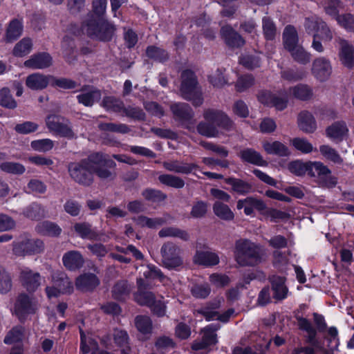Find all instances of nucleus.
Returning <instances> with one entry per match:
<instances>
[{
  "label": "nucleus",
  "instance_id": "nucleus-47",
  "mask_svg": "<svg viewBox=\"0 0 354 354\" xmlns=\"http://www.w3.org/2000/svg\"><path fill=\"white\" fill-rule=\"evenodd\" d=\"M288 51L294 60L299 64H307L311 59V54L306 50L302 46L298 45Z\"/></svg>",
  "mask_w": 354,
  "mask_h": 354
},
{
  "label": "nucleus",
  "instance_id": "nucleus-45",
  "mask_svg": "<svg viewBox=\"0 0 354 354\" xmlns=\"http://www.w3.org/2000/svg\"><path fill=\"white\" fill-rule=\"evenodd\" d=\"M101 106L108 111L120 113L122 112L124 103L113 96H106L103 98Z\"/></svg>",
  "mask_w": 354,
  "mask_h": 354
},
{
  "label": "nucleus",
  "instance_id": "nucleus-32",
  "mask_svg": "<svg viewBox=\"0 0 354 354\" xmlns=\"http://www.w3.org/2000/svg\"><path fill=\"white\" fill-rule=\"evenodd\" d=\"M24 31L22 19H14L11 20L6 28L5 39L7 42H12L20 37Z\"/></svg>",
  "mask_w": 354,
  "mask_h": 354
},
{
  "label": "nucleus",
  "instance_id": "nucleus-29",
  "mask_svg": "<svg viewBox=\"0 0 354 354\" xmlns=\"http://www.w3.org/2000/svg\"><path fill=\"white\" fill-rule=\"evenodd\" d=\"M273 292V298L277 301L286 298L288 289L285 284V278L279 276H272L270 279Z\"/></svg>",
  "mask_w": 354,
  "mask_h": 354
},
{
  "label": "nucleus",
  "instance_id": "nucleus-63",
  "mask_svg": "<svg viewBox=\"0 0 354 354\" xmlns=\"http://www.w3.org/2000/svg\"><path fill=\"white\" fill-rule=\"evenodd\" d=\"M254 84V78L250 74H246L240 76L236 83V90L239 92H243L250 88Z\"/></svg>",
  "mask_w": 354,
  "mask_h": 354
},
{
  "label": "nucleus",
  "instance_id": "nucleus-21",
  "mask_svg": "<svg viewBox=\"0 0 354 354\" xmlns=\"http://www.w3.org/2000/svg\"><path fill=\"white\" fill-rule=\"evenodd\" d=\"M339 57L341 63L347 68H354V47L343 39H339Z\"/></svg>",
  "mask_w": 354,
  "mask_h": 354
},
{
  "label": "nucleus",
  "instance_id": "nucleus-59",
  "mask_svg": "<svg viewBox=\"0 0 354 354\" xmlns=\"http://www.w3.org/2000/svg\"><path fill=\"white\" fill-rule=\"evenodd\" d=\"M30 146L36 151L47 152L53 148L54 142L48 138L36 140L31 142Z\"/></svg>",
  "mask_w": 354,
  "mask_h": 354
},
{
  "label": "nucleus",
  "instance_id": "nucleus-62",
  "mask_svg": "<svg viewBox=\"0 0 354 354\" xmlns=\"http://www.w3.org/2000/svg\"><path fill=\"white\" fill-rule=\"evenodd\" d=\"M322 3L325 12L337 21V17L340 15L338 14L340 0H325Z\"/></svg>",
  "mask_w": 354,
  "mask_h": 354
},
{
  "label": "nucleus",
  "instance_id": "nucleus-37",
  "mask_svg": "<svg viewBox=\"0 0 354 354\" xmlns=\"http://www.w3.org/2000/svg\"><path fill=\"white\" fill-rule=\"evenodd\" d=\"M283 45L286 49H290L298 46V35L295 28L292 26H287L283 32Z\"/></svg>",
  "mask_w": 354,
  "mask_h": 354
},
{
  "label": "nucleus",
  "instance_id": "nucleus-38",
  "mask_svg": "<svg viewBox=\"0 0 354 354\" xmlns=\"http://www.w3.org/2000/svg\"><path fill=\"white\" fill-rule=\"evenodd\" d=\"M263 147L269 154L279 156H287L290 154L288 148L279 141L265 142L263 144Z\"/></svg>",
  "mask_w": 354,
  "mask_h": 354
},
{
  "label": "nucleus",
  "instance_id": "nucleus-6",
  "mask_svg": "<svg viewBox=\"0 0 354 354\" xmlns=\"http://www.w3.org/2000/svg\"><path fill=\"white\" fill-rule=\"evenodd\" d=\"M181 78L180 93L182 97L192 102L195 106H201L203 104V99L194 73L189 70L184 71L182 73Z\"/></svg>",
  "mask_w": 354,
  "mask_h": 354
},
{
  "label": "nucleus",
  "instance_id": "nucleus-42",
  "mask_svg": "<svg viewBox=\"0 0 354 354\" xmlns=\"http://www.w3.org/2000/svg\"><path fill=\"white\" fill-rule=\"evenodd\" d=\"M158 235L161 238L177 237L185 241L189 239V235L186 231L176 227H164L159 231Z\"/></svg>",
  "mask_w": 354,
  "mask_h": 354
},
{
  "label": "nucleus",
  "instance_id": "nucleus-55",
  "mask_svg": "<svg viewBox=\"0 0 354 354\" xmlns=\"http://www.w3.org/2000/svg\"><path fill=\"white\" fill-rule=\"evenodd\" d=\"M310 162H303L299 160L293 161L288 165V169L297 176H302L306 172L310 175Z\"/></svg>",
  "mask_w": 354,
  "mask_h": 354
},
{
  "label": "nucleus",
  "instance_id": "nucleus-11",
  "mask_svg": "<svg viewBox=\"0 0 354 354\" xmlns=\"http://www.w3.org/2000/svg\"><path fill=\"white\" fill-rule=\"evenodd\" d=\"M73 230L76 234L83 239L92 241H100L107 242L110 236L103 232H98L92 227V225L87 222L75 223Z\"/></svg>",
  "mask_w": 354,
  "mask_h": 354
},
{
  "label": "nucleus",
  "instance_id": "nucleus-8",
  "mask_svg": "<svg viewBox=\"0 0 354 354\" xmlns=\"http://www.w3.org/2000/svg\"><path fill=\"white\" fill-rule=\"evenodd\" d=\"M162 266L169 270H178L183 264L182 250L175 243L168 241L160 248Z\"/></svg>",
  "mask_w": 354,
  "mask_h": 354
},
{
  "label": "nucleus",
  "instance_id": "nucleus-51",
  "mask_svg": "<svg viewBox=\"0 0 354 354\" xmlns=\"http://www.w3.org/2000/svg\"><path fill=\"white\" fill-rule=\"evenodd\" d=\"M319 151L325 158L335 164L341 165L343 162V159L338 152L329 145H321Z\"/></svg>",
  "mask_w": 354,
  "mask_h": 354
},
{
  "label": "nucleus",
  "instance_id": "nucleus-20",
  "mask_svg": "<svg viewBox=\"0 0 354 354\" xmlns=\"http://www.w3.org/2000/svg\"><path fill=\"white\" fill-rule=\"evenodd\" d=\"M62 263L67 270L76 271L83 267L84 259L80 252L71 250L64 254Z\"/></svg>",
  "mask_w": 354,
  "mask_h": 354
},
{
  "label": "nucleus",
  "instance_id": "nucleus-54",
  "mask_svg": "<svg viewBox=\"0 0 354 354\" xmlns=\"http://www.w3.org/2000/svg\"><path fill=\"white\" fill-rule=\"evenodd\" d=\"M262 28L265 38L267 40H273L277 34V30L274 22L267 17H264L262 19Z\"/></svg>",
  "mask_w": 354,
  "mask_h": 354
},
{
  "label": "nucleus",
  "instance_id": "nucleus-9",
  "mask_svg": "<svg viewBox=\"0 0 354 354\" xmlns=\"http://www.w3.org/2000/svg\"><path fill=\"white\" fill-rule=\"evenodd\" d=\"M44 250L43 241L38 239H30L28 236H24L12 244L13 253L17 257L35 255L41 253Z\"/></svg>",
  "mask_w": 354,
  "mask_h": 354
},
{
  "label": "nucleus",
  "instance_id": "nucleus-2",
  "mask_svg": "<svg viewBox=\"0 0 354 354\" xmlns=\"http://www.w3.org/2000/svg\"><path fill=\"white\" fill-rule=\"evenodd\" d=\"M203 115L205 121L197 125V131L202 136L215 138L219 135L218 128L225 131H231L234 128L232 120L221 110L207 109L203 111Z\"/></svg>",
  "mask_w": 354,
  "mask_h": 354
},
{
  "label": "nucleus",
  "instance_id": "nucleus-26",
  "mask_svg": "<svg viewBox=\"0 0 354 354\" xmlns=\"http://www.w3.org/2000/svg\"><path fill=\"white\" fill-rule=\"evenodd\" d=\"M221 35L225 44L232 48H239L245 44L244 39L230 26H223L221 30Z\"/></svg>",
  "mask_w": 354,
  "mask_h": 354
},
{
  "label": "nucleus",
  "instance_id": "nucleus-50",
  "mask_svg": "<svg viewBox=\"0 0 354 354\" xmlns=\"http://www.w3.org/2000/svg\"><path fill=\"white\" fill-rule=\"evenodd\" d=\"M25 338V330L21 326L12 328L4 338V343L12 344L22 342Z\"/></svg>",
  "mask_w": 354,
  "mask_h": 354
},
{
  "label": "nucleus",
  "instance_id": "nucleus-22",
  "mask_svg": "<svg viewBox=\"0 0 354 354\" xmlns=\"http://www.w3.org/2000/svg\"><path fill=\"white\" fill-rule=\"evenodd\" d=\"M52 75H46L40 73H34L26 77V85L34 91H41L51 85Z\"/></svg>",
  "mask_w": 354,
  "mask_h": 354
},
{
  "label": "nucleus",
  "instance_id": "nucleus-57",
  "mask_svg": "<svg viewBox=\"0 0 354 354\" xmlns=\"http://www.w3.org/2000/svg\"><path fill=\"white\" fill-rule=\"evenodd\" d=\"M146 54L148 57L158 62H164L169 57L165 50L154 46H149L146 50Z\"/></svg>",
  "mask_w": 354,
  "mask_h": 354
},
{
  "label": "nucleus",
  "instance_id": "nucleus-46",
  "mask_svg": "<svg viewBox=\"0 0 354 354\" xmlns=\"http://www.w3.org/2000/svg\"><path fill=\"white\" fill-rule=\"evenodd\" d=\"M293 96L301 100H308L313 95V89L306 84H300L290 88Z\"/></svg>",
  "mask_w": 354,
  "mask_h": 354
},
{
  "label": "nucleus",
  "instance_id": "nucleus-35",
  "mask_svg": "<svg viewBox=\"0 0 354 354\" xmlns=\"http://www.w3.org/2000/svg\"><path fill=\"white\" fill-rule=\"evenodd\" d=\"M298 126L306 133H313L317 129V124L313 115L308 111H301L297 118Z\"/></svg>",
  "mask_w": 354,
  "mask_h": 354
},
{
  "label": "nucleus",
  "instance_id": "nucleus-61",
  "mask_svg": "<svg viewBox=\"0 0 354 354\" xmlns=\"http://www.w3.org/2000/svg\"><path fill=\"white\" fill-rule=\"evenodd\" d=\"M0 104L8 109H15L17 106L16 101L12 98L10 90L6 87L0 90Z\"/></svg>",
  "mask_w": 354,
  "mask_h": 354
},
{
  "label": "nucleus",
  "instance_id": "nucleus-3",
  "mask_svg": "<svg viewBox=\"0 0 354 354\" xmlns=\"http://www.w3.org/2000/svg\"><path fill=\"white\" fill-rule=\"evenodd\" d=\"M234 259L241 266H255L265 260L264 248L248 239H239L234 246Z\"/></svg>",
  "mask_w": 354,
  "mask_h": 354
},
{
  "label": "nucleus",
  "instance_id": "nucleus-60",
  "mask_svg": "<svg viewBox=\"0 0 354 354\" xmlns=\"http://www.w3.org/2000/svg\"><path fill=\"white\" fill-rule=\"evenodd\" d=\"M98 127L102 131L120 133H127L130 131L129 127L124 124L100 123Z\"/></svg>",
  "mask_w": 354,
  "mask_h": 354
},
{
  "label": "nucleus",
  "instance_id": "nucleus-53",
  "mask_svg": "<svg viewBox=\"0 0 354 354\" xmlns=\"http://www.w3.org/2000/svg\"><path fill=\"white\" fill-rule=\"evenodd\" d=\"M213 211L214 214L221 219L232 220L234 218V214L228 205L219 201H216L214 204Z\"/></svg>",
  "mask_w": 354,
  "mask_h": 354
},
{
  "label": "nucleus",
  "instance_id": "nucleus-28",
  "mask_svg": "<svg viewBox=\"0 0 354 354\" xmlns=\"http://www.w3.org/2000/svg\"><path fill=\"white\" fill-rule=\"evenodd\" d=\"M170 109L176 120L185 122L194 117V112L188 104L174 103L170 106Z\"/></svg>",
  "mask_w": 354,
  "mask_h": 354
},
{
  "label": "nucleus",
  "instance_id": "nucleus-13",
  "mask_svg": "<svg viewBox=\"0 0 354 354\" xmlns=\"http://www.w3.org/2000/svg\"><path fill=\"white\" fill-rule=\"evenodd\" d=\"M37 309V301L32 296L25 293L20 294L15 305V313L19 319H23L27 315L33 314Z\"/></svg>",
  "mask_w": 354,
  "mask_h": 354
},
{
  "label": "nucleus",
  "instance_id": "nucleus-27",
  "mask_svg": "<svg viewBox=\"0 0 354 354\" xmlns=\"http://www.w3.org/2000/svg\"><path fill=\"white\" fill-rule=\"evenodd\" d=\"M215 330H213L210 326L205 328L202 330L203 335L201 340L194 342L192 346V349L200 351L207 348L210 345L215 344L217 342Z\"/></svg>",
  "mask_w": 354,
  "mask_h": 354
},
{
  "label": "nucleus",
  "instance_id": "nucleus-36",
  "mask_svg": "<svg viewBox=\"0 0 354 354\" xmlns=\"http://www.w3.org/2000/svg\"><path fill=\"white\" fill-rule=\"evenodd\" d=\"M113 337L116 346L121 348V354H130L129 337L126 330L115 328Z\"/></svg>",
  "mask_w": 354,
  "mask_h": 354
},
{
  "label": "nucleus",
  "instance_id": "nucleus-19",
  "mask_svg": "<svg viewBox=\"0 0 354 354\" xmlns=\"http://www.w3.org/2000/svg\"><path fill=\"white\" fill-rule=\"evenodd\" d=\"M80 91V93L77 95V101L86 106H92L102 96L100 90L91 86H84Z\"/></svg>",
  "mask_w": 354,
  "mask_h": 354
},
{
  "label": "nucleus",
  "instance_id": "nucleus-52",
  "mask_svg": "<svg viewBox=\"0 0 354 354\" xmlns=\"http://www.w3.org/2000/svg\"><path fill=\"white\" fill-rule=\"evenodd\" d=\"M0 169L3 172L13 175H22L26 171V167L16 162H3L0 165Z\"/></svg>",
  "mask_w": 354,
  "mask_h": 354
},
{
  "label": "nucleus",
  "instance_id": "nucleus-31",
  "mask_svg": "<svg viewBox=\"0 0 354 354\" xmlns=\"http://www.w3.org/2000/svg\"><path fill=\"white\" fill-rule=\"evenodd\" d=\"M193 261L195 263L205 266H213L219 263L218 254L210 250H197L194 256Z\"/></svg>",
  "mask_w": 354,
  "mask_h": 354
},
{
  "label": "nucleus",
  "instance_id": "nucleus-56",
  "mask_svg": "<svg viewBox=\"0 0 354 354\" xmlns=\"http://www.w3.org/2000/svg\"><path fill=\"white\" fill-rule=\"evenodd\" d=\"M176 346L174 340L169 337L160 336L158 337L155 342V347L156 350L161 353H165L168 350L174 348Z\"/></svg>",
  "mask_w": 354,
  "mask_h": 354
},
{
  "label": "nucleus",
  "instance_id": "nucleus-14",
  "mask_svg": "<svg viewBox=\"0 0 354 354\" xmlns=\"http://www.w3.org/2000/svg\"><path fill=\"white\" fill-rule=\"evenodd\" d=\"M333 73L330 60L325 57H318L313 59L311 73L319 82L326 81Z\"/></svg>",
  "mask_w": 354,
  "mask_h": 354
},
{
  "label": "nucleus",
  "instance_id": "nucleus-18",
  "mask_svg": "<svg viewBox=\"0 0 354 354\" xmlns=\"http://www.w3.org/2000/svg\"><path fill=\"white\" fill-rule=\"evenodd\" d=\"M53 64V58L47 53H38L32 55L24 63L25 67L32 69H44Z\"/></svg>",
  "mask_w": 354,
  "mask_h": 354
},
{
  "label": "nucleus",
  "instance_id": "nucleus-16",
  "mask_svg": "<svg viewBox=\"0 0 354 354\" xmlns=\"http://www.w3.org/2000/svg\"><path fill=\"white\" fill-rule=\"evenodd\" d=\"M19 278L21 286L29 292H34L41 285L40 274L29 268H21Z\"/></svg>",
  "mask_w": 354,
  "mask_h": 354
},
{
  "label": "nucleus",
  "instance_id": "nucleus-24",
  "mask_svg": "<svg viewBox=\"0 0 354 354\" xmlns=\"http://www.w3.org/2000/svg\"><path fill=\"white\" fill-rule=\"evenodd\" d=\"M236 207L238 209H243L245 214L249 216L253 214L254 209L258 211L265 210L266 205L262 200L250 196L239 200Z\"/></svg>",
  "mask_w": 354,
  "mask_h": 354
},
{
  "label": "nucleus",
  "instance_id": "nucleus-10",
  "mask_svg": "<svg viewBox=\"0 0 354 354\" xmlns=\"http://www.w3.org/2000/svg\"><path fill=\"white\" fill-rule=\"evenodd\" d=\"M46 124L48 130L53 133L69 139L75 138L69 121L60 115H48L46 119Z\"/></svg>",
  "mask_w": 354,
  "mask_h": 354
},
{
  "label": "nucleus",
  "instance_id": "nucleus-15",
  "mask_svg": "<svg viewBox=\"0 0 354 354\" xmlns=\"http://www.w3.org/2000/svg\"><path fill=\"white\" fill-rule=\"evenodd\" d=\"M94 271L96 273L86 272L76 278L75 284L78 290L92 292L100 285V279L97 275L99 273L98 269L95 267Z\"/></svg>",
  "mask_w": 354,
  "mask_h": 354
},
{
  "label": "nucleus",
  "instance_id": "nucleus-34",
  "mask_svg": "<svg viewBox=\"0 0 354 354\" xmlns=\"http://www.w3.org/2000/svg\"><path fill=\"white\" fill-rule=\"evenodd\" d=\"M239 156L244 162L258 166L263 167L268 165V162L263 160L261 155L253 149L247 148L242 149L240 151Z\"/></svg>",
  "mask_w": 354,
  "mask_h": 354
},
{
  "label": "nucleus",
  "instance_id": "nucleus-41",
  "mask_svg": "<svg viewBox=\"0 0 354 354\" xmlns=\"http://www.w3.org/2000/svg\"><path fill=\"white\" fill-rule=\"evenodd\" d=\"M135 223L140 227H147L149 228H156L167 222V219L162 217L148 218L145 216H139L133 218Z\"/></svg>",
  "mask_w": 354,
  "mask_h": 354
},
{
  "label": "nucleus",
  "instance_id": "nucleus-44",
  "mask_svg": "<svg viewBox=\"0 0 354 354\" xmlns=\"http://www.w3.org/2000/svg\"><path fill=\"white\" fill-rule=\"evenodd\" d=\"M24 190L28 194H44L47 191V185L39 178H31L27 183Z\"/></svg>",
  "mask_w": 354,
  "mask_h": 354
},
{
  "label": "nucleus",
  "instance_id": "nucleus-40",
  "mask_svg": "<svg viewBox=\"0 0 354 354\" xmlns=\"http://www.w3.org/2000/svg\"><path fill=\"white\" fill-rule=\"evenodd\" d=\"M225 182L232 187L234 192L241 195L248 194L252 190V185L250 183L239 178H229Z\"/></svg>",
  "mask_w": 354,
  "mask_h": 354
},
{
  "label": "nucleus",
  "instance_id": "nucleus-39",
  "mask_svg": "<svg viewBox=\"0 0 354 354\" xmlns=\"http://www.w3.org/2000/svg\"><path fill=\"white\" fill-rule=\"evenodd\" d=\"M36 231L42 235L58 236L62 232V228L55 223L46 221L37 224Z\"/></svg>",
  "mask_w": 354,
  "mask_h": 354
},
{
  "label": "nucleus",
  "instance_id": "nucleus-17",
  "mask_svg": "<svg viewBox=\"0 0 354 354\" xmlns=\"http://www.w3.org/2000/svg\"><path fill=\"white\" fill-rule=\"evenodd\" d=\"M331 171L327 166L321 162H310V176H317L326 187H332L337 183V178L330 175Z\"/></svg>",
  "mask_w": 354,
  "mask_h": 354
},
{
  "label": "nucleus",
  "instance_id": "nucleus-1",
  "mask_svg": "<svg viewBox=\"0 0 354 354\" xmlns=\"http://www.w3.org/2000/svg\"><path fill=\"white\" fill-rule=\"evenodd\" d=\"M115 167V162L108 159L106 155L94 152L80 162H70L68 171L75 182L84 186H89L94 181V174L102 180L113 179L115 174L109 169Z\"/></svg>",
  "mask_w": 354,
  "mask_h": 354
},
{
  "label": "nucleus",
  "instance_id": "nucleus-23",
  "mask_svg": "<svg viewBox=\"0 0 354 354\" xmlns=\"http://www.w3.org/2000/svg\"><path fill=\"white\" fill-rule=\"evenodd\" d=\"M138 291L134 295L136 301L141 306L151 307L156 301L154 294L151 291L146 290L145 281L142 279L137 281Z\"/></svg>",
  "mask_w": 354,
  "mask_h": 354
},
{
  "label": "nucleus",
  "instance_id": "nucleus-64",
  "mask_svg": "<svg viewBox=\"0 0 354 354\" xmlns=\"http://www.w3.org/2000/svg\"><path fill=\"white\" fill-rule=\"evenodd\" d=\"M337 24L349 32H354V15L351 13L340 15L337 17Z\"/></svg>",
  "mask_w": 354,
  "mask_h": 354
},
{
  "label": "nucleus",
  "instance_id": "nucleus-5",
  "mask_svg": "<svg viewBox=\"0 0 354 354\" xmlns=\"http://www.w3.org/2000/svg\"><path fill=\"white\" fill-rule=\"evenodd\" d=\"M83 30L93 39L110 41L115 32L114 25L103 18L96 19L93 15H88L82 25Z\"/></svg>",
  "mask_w": 354,
  "mask_h": 354
},
{
  "label": "nucleus",
  "instance_id": "nucleus-7",
  "mask_svg": "<svg viewBox=\"0 0 354 354\" xmlns=\"http://www.w3.org/2000/svg\"><path fill=\"white\" fill-rule=\"evenodd\" d=\"M51 281L53 286L46 288V292L48 298L57 297L61 294H71L73 292L72 281L62 271L52 272Z\"/></svg>",
  "mask_w": 354,
  "mask_h": 354
},
{
  "label": "nucleus",
  "instance_id": "nucleus-12",
  "mask_svg": "<svg viewBox=\"0 0 354 354\" xmlns=\"http://www.w3.org/2000/svg\"><path fill=\"white\" fill-rule=\"evenodd\" d=\"M258 99L262 104L274 106L278 111H282L287 107L288 99L286 91L272 93L268 91H261L258 95Z\"/></svg>",
  "mask_w": 354,
  "mask_h": 354
},
{
  "label": "nucleus",
  "instance_id": "nucleus-30",
  "mask_svg": "<svg viewBox=\"0 0 354 354\" xmlns=\"http://www.w3.org/2000/svg\"><path fill=\"white\" fill-rule=\"evenodd\" d=\"M348 129L344 121L334 122L326 129V136L333 140H342L348 134Z\"/></svg>",
  "mask_w": 354,
  "mask_h": 354
},
{
  "label": "nucleus",
  "instance_id": "nucleus-58",
  "mask_svg": "<svg viewBox=\"0 0 354 354\" xmlns=\"http://www.w3.org/2000/svg\"><path fill=\"white\" fill-rule=\"evenodd\" d=\"M142 196L147 200L153 203H158L167 198V195L160 190L147 189L142 192Z\"/></svg>",
  "mask_w": 354,
  "mask_h": 354
},
{
  "label": "nucleus",
  "instance_id": "nucleus-4",
  "mask_svg": "<svg viewBox=\"0 0 354 354\" xmlns=\"http://www.w3.org/2000/svg\"><path fill=\"white\" fill-rule=\"evenodd\" d=\"M304 27L306 32L313 36L311 48L319 53H324L325 48L321 40L330 41L333 37L326 23L317 16H312L306 18Z\"/></svg>",
  "mask_w": 354,
  "mask_h": 354
},
{
  "label": "nucleus",
  "instance_id": "nucleus-49",
  "mask_svg": "<svg viewBox=\"0 0 354 354\" xmlns=\"http://www.w3.org/2000/svg\"><path fill=\"white\" fill-rule=\"evenodd\" d=\"M23 214L28 218L37 220L45 216V209L39 204L32 203L24 209Z\"/></svg>",
  "mask_w": 354,
  "mask_h": 354
},
{
  "label": "nucleus",
  "instance_id": "nucleus-33",
  "mask_svg": "<svg viewBox=\"0 0 354 354\" xmlns=\"http://www.w3.org/2000/svg\"><path fill=\"white\" fill-rule=\"evenodd\" d=\"M135 326L138 332L144 336L145 339H148L153 330V324L151 318L147 315H138L134 320Z\"/></svg>",
  "mask_w": 354,
  "mask_h": 354
},
{
  "label": "nucleus",
  "instance_id": "nucleus-48",
  "mask_svg": "<svg viewBox=\"0 0 354 354\" xmlns=\"http://www.w3.org/2000/svg\"><path fill=\"white\" fill-rule=\"evenodd\" d=\"M32 48V40L30 38L24 37L15 44L12 53L16 57H24L30 53Z\"/></svg>",
  "mask_w": 354,
  "mask_h": 354
},
{
  "label": "nucleus",
  "instance_id": "nucleus-25",
  "mask_svg": "<svg viewBox=\"0 0 354 354\" xmlns=\"http://www.w3.org/2000/svg\"><path fill=\"white\" fill-rule=\"evenodd\" d=\"M162 165L169 171L182 174H191L194 169L198 168V165L195 163L180 162L176 160L165 161Z\"/></svg>",
  "mask_w": 354,
  "mask_h": 354
},
{
  "label": "nucleus",
  "instance_id": "nucleus-43",
  "mask_svg": "<svg viewBox=\"0 0 354 354\" xmlns=\"http://www.w3.org/2000/svg\"><path fill=\"white\" fill-rule=\"evenodd\" d=\"M158 180L162 185L175 189H182L185 185L183 178L172 174H161L158 176Z\"/></svg>",
  "mask_w": 354,
  "mask_h": 354
}]
</instances>
